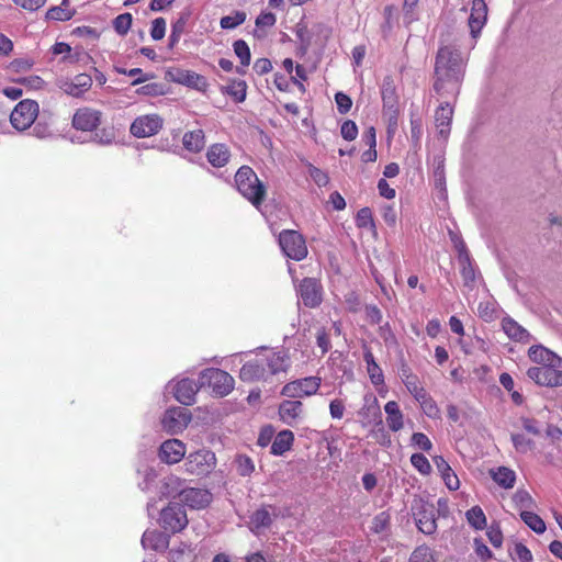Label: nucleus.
<instances>
[{"mask_svg": "<svg viewBox=\"0 0 562 562\" xmlns=\"http://www.w3.org/2000/svg\"><path fill=\"white\" fill-rule=\"evenodd\" d=\"M465 61L456 45L439 48L435 63L434 90L440 97H457L464 76Z\"/></svg>", "mask_w": 562, "mask_h": 562, "instance_id": "1", "label": "nucleus"}, {"mask_svg": "<svg viewBox=\"0 0 562 562\" xmlns=\"http://www.w3.org/2000/svg\"><path fill=\"white\" fill-rule=\"evenodd\" d=\"M235 183L238 192L257 210H260L267 190L256 172L249 166H241L235 175Z\"/></svg>", "mask_w": 562, "mask_h": 562, "instance_id": "2", "label": "nucleus"}, {"mask_svg": "<svg viewBox=\"0 0 562 562\" xmlns=\"http://www.w3.org/2000/svg\"><path fill=\"white\" fill-rule=\"evenodd\" d=\"M200 386L207 385L212 392L220 396H226L234 390V378L226 371L209 368L201 372L199 378Z\"/></svg>", "mask_w": 562, "mask_h": 562, "instance_id": "3", "label": "nucleus"}, {"mask_svg": "<svg viewBox=\"0 0 562 562\" xmlns=\"http://www.w3.org/2000/svg\"><path fill=\"white\" fill-rule=\"evenodd\" d=\"M279 245L283 254L295 261L307 256V247L302 234L293 229H284L279 234Z\"/></svg>", "mask_w": 562, "mask_h": 562, "instance_id": "4", "label": "nucleus"}, {"mask_svg": "<svg viewBox=\"0 0 562 562\" xmlns=\"http://www.w3.org/2000/svg\"><path fill=\"white\" fill-rule=\"evenodd\" d=\"M412 512L419 531L425 535H432L436 532L437 519L434 504L422 498L415 499L412 505Z\"/></svg>", "mask_w": 562, "mask_h": 562, "instance_id": "5", "label": "nucleus"}, {"mask_svg": "<svg viewBox=\"0 0 562 562\" xmlns=\"http://www.w3.org/2000/svg\"><path fill=\"white\" fill-rule=\"evenodd\" d=\"M38 114L37 102L25 99L20 101L10 114V122L18 131L31 127Z\"/></svg>", "mask_w": 562, "mask_h": 562, "instance_id": "6", "label": "nucleus"}, {"mask_svg": "<svg viewBox=\"0 0 562 562\" xmlns=\"http://www.w3.org/2000/svg\"><path fill=\"white\" fill-rule=\"evenodd\" d=\"M159 521L165 531L180 532L188 525L187 512L182 505L171 503L161 509Z\"/></svg>", "mask_w": 562, "mask_h": 562, "instance_id": "7", "label": "nucleus"}, {"mask_svg": "<svg viewBox=\"0 0 562 562\" xmlns=\"http://www.w3.org/2000/svg\"><path fill=\"white\" fill-rule=\"evenodd\" d=\"M215 454L210 450H199L190 453L184 462L188 473L196 476L209 474L215 467Z\"/></svg>", "mask_w": 562, "mask_h": 562, "instance_id": "8", "label": "nucleus"}, {"mask_svg": "<svg viewBox=\"0 0 562 562\" xmlns=\"http://www.w3.org/2000/svg\"><path fill=\"white\" fill-rule=\"evenodd\" d=\"M321 383L322 380L318 376H307L303 379H297L286 383L282 387L281 394L289 398H301L305 396H311L317 393Z\"/></svg>", "mask_w": 562, "mask_h": 562, "instance_id": "9", "label": "nucleus"}, {"mask_svg": "<svg viewBox=\"0 0 562 562\" xmlns=\"http://www.w3.org/2000/svg\"><path fill=\"white\" fill-rule=\"evenodd\" d=\"M296 293L306 307L315 308L323 302V285L315 278H304L296 286Z\"/></svg>", "mask_w": 562, "mask_h": 562, "instance_id": "10", "label": "nucleus"}, {"mask_svg": "<svg viewBox=\"0 0 562 562\" xmlns=\"http://www.w3.org/2000/svg\"><path fill=\"white\" fill-rule=\"evenodd\" d=\"M162 126L164 120L158 114H146L132 122L130 132L137 138H145L158 134Z\"/></svg>", "mask_w": 562, "mask_h": 562, "instance_id": "11", "label": "nucleus"}, {"mask_svg": "<svg viewBox=\"0 0 562 562\" xmlns=\"http://www.w3.org/2000/svg\"><path fill=\"white\" fill-rule=\"evenodd\" d=\"M559 366L560 364L531 367L527 370V375L539 385H562V370L558 369Z\"/></svg>", "mask_w": 562, "mask_h": 562, "instance_id": "12", "label": "nucleus"}, {"mask_svg": "<svg viewBox=\"0 0 562 562\" xmlns=\"http://www.w3.org/2000/svg\"><path fill=\"white\" fill-rule=\"evenodd\" d=\"M191 422V414L183 407L167 409L161 418L162 428L169 434L181 432Z\"/></svg>", "mask_w": 562, "mask_h": 562, "instance_id": "13", "label": "nucleus"}, {"mask_svg": "<svg viewBox=\"0 0 562 562\" xmlns=\"http://www.w3.org/2000/svg\"><path fill=\"white\" fill-rule=\"evenodd\" d=\"M304 414V405L299 400H284L278 407L280 420L288 426H295Z\"/></svg>", "mask_w": 562, "mask_h": 562, "instance_id": "14", "label": "nucleus"}, {"mask_svg": "<svg viewBox=\"0 0 562 562\" xmlns=\"http://www.w3.org/2000/svg\"><path fill=\"white\" fill-rule=\"evenodd\" d=\"M101 112L90 109L82 108L76 111L72 117V126L76 130L92 132L101 122Z\"/></svg>", "mask_w": 562, "mask_h": 562, "instance_id": "15", "label": "nucleus"}, {"mask_svg": "<svg viewBox=\"0 0 562 562\" xmlns=\"http://www.w3.org/2000/svg\"><path fill=\"white\" fill-rule=\"evenodd\" d=\"M487 21V5L484 0H473L471 13L468 19L470 33L473 38H476Z\"/></svg>", "mask_w": 562, "mask_h": 562, "instance_id": "16", "label": "nucleus"}, {"mask_svg": "<svg viewBox=\"0 0 562 562\" xmlns=\"http://www.w3.org/2000/svg\"><path fill=\"white\" fill-rule=\"evenodd\" d=\"M186 456V446L178 439H169L159 448V459L167 464H175Z\"/></svg>", "mask_w": 562, "mask_h": 562, "instance_id": "17", "label": "nucleus"}, {"mask_svg": "<svg viewBox=\"0 0 562 562\" xmlns=\"http://www.w3.org/2000/svg\"><path fill=\"white\" fill-rule=\"evenodd\" d=\"M239 378L244 382L267 381L268 371L261 358L246 362L239 371Z\"/></svg>", "mask_w": 562, "mask_h": 562, "instance_id": "18", "label": "nucleus"}, {"mask_svg": "<svg viewBox=\"0 0 562 562\" xmlns=\"http://www.w3.org/2000/svg\"><path fill=\"white\" fill-rule=\"evenodd\" d=\"M200 383L191 379H182L173 387L176 400L183 405H192L195 402V395L200 389Z\"/></svg>", "mask_w": 562, "mask_h": 562, "instance_id": "19", "label": "nucleus"}, {"mask_svg": "<svg viewBox=\"0 0 562 562\" xmlns=\"http://www.w3.org/2000/svg\"><path fill=\"white\" fill-rule=\"evenodd\" d=\"M212 501V494L207 490L186 487L181 502L191 508H204Z\"/></svg>", "mask_w": 562, "mask_h": 562, "instance_id": "20", "label": "nucleus"}, {"mask_svg": "<svg viewBox=\"0 0 562 562\" xmlns=\"http://www.w3.org/2000/svg\"><path fill=\"white\" fill-rule=\"evenodd\" d=\"M268 371V378L281 372H286L290 368V357L283 351H272L261 358Z\"/></svg>", "mask_w": 562, "mask_h": 562, "instance_id": "21", "label": "nucleus"}, {"mask_svg": "<svg viewBox=\"0 0 562 562\" xmlns=\"http://www.w3.org/2000/svg\"><path fill=\"white\" fill-rule=\"evenodd\" d=\"M186 488V481L177 475L170 474L165 476L158 486V493L160 497H177L181 498Z\"/></svg>", "mask_w": 562, "mask_h": 562, "instance_id": "22", "label": "nucleus"}, {"mask_svg": "<svg viewBox=\"0 0 562 562\" xmlns=\"http://www.w3.org/2000/svg\"><path fill=\"white\" fill-rule=\"evenodd\" d=\"M272 514L276 516V507L263 505L255 510L249 517L250 529L258 532L261 529L269 528L272 525Z\"/></svg>", "mask_w": 562, "mask_h": 562, "instance_id": "23", "label": "nucleus"}, {"mask_svg": "<svg viewBox=\"0 0 562 562\" xmlns=\"http://www.w3.org/2000/svg\"><path fill=\"white\" fill-rule=\"evenodd\" d=\"M381 94L383 101V111H385L387 114H392V116L395 117L397 113L398 99L394 81L391 77L384 78Z\"/></svg>", "mask_w": 562, "mask_h": 562, "instance_id": "24", "label": "nucleus"}, {"mask_svg": "<svg viewBox=\"0 0 562 562\" xmlns=\"http://www.w3.org/2000/svg\"><path fill=\"white\" fill-rule=\"evenodd\" d=\"M434 463L440 473V476L443 480L446 486L450 491H457L460 487V481L446 459L442 456H436L434 457Z\"/></svg>", "mask_w": 562, "mask_h": 562, "instance_id": "25", "label": "nucleus"}, {"mask_svg": "<svg viewBox=\"0 0 562 562\" xmlns=\"http://www.w3.org/2000/svg\"><path fill=\"white\" fill-rule=\"evenodd\" d=\"M169 537L158 530H146L142 537V546L144 549L161 551L168 548Z\"/></svg>", "mask_w": 562, "mask_h": 562, "instance_id": "26", "label": "nucleus"}, {"mask_svg": "<svg viewBox=\"0 0 562 562\" xmlns=\"http://www.w3.org/2000/svg\"><path fill=\"white\" fill-rule=\"evenodd\" d=\"M453 109L449 102L441 104L435 114L436 126L439 130V135L446 137L450 132V124L452 121Z\"/></svg>", "mask_w": 562, "mask_h": 562, "instance_id": "27", "label": "nucleus"}, {"mask_svg": "<svg viewBox=\"0 0 562 562\" xmlns=\"http://www.w3.org/2000/svg\"><path fill=\"white\" fill-rule=\"evenodd\" d=\"M529 358L541 366L560 364L562 359L543 346H533L529 349Z\"/></svg>", "mask_w": 562, "mask_h": 562, "instance_id": "28", "label": "nucleus"}, {"mask_svg": "<svg viewBox=\"0 0 562 562\" xmlns=\"http://www.w3.org/2000/svg\"><path fill=\"white\" fill-rule=\"evenodd\" d=\"M231 157V153L224 144H213L206 153L207 161L215 168L224 167Z\"/></svg>", "mask_w": 562, "mask_h": 562, "instance_id": "29", "label": "nucleus"}, {"mask_svg": "<svg viewBox=\"0 0 562 562\" xmlns=\"http://www.w3.org/2000/svg\"><path fill=\"white\" fill-rule=\"evenodd\" d=\"M294 441V434L289 430L284 429L277 434L274 437V440L271 445V453L273 456H282L284 452L289 451L293 445Z\"/></svg>", "mask_w": 562, "mask_h": 562, "instance_id": "30", "label": "nucleus"}, {"mask_svg": "<svg viewBox=\"0 0 562 562\" xmlns=\"http://www.w3.org/2000/svg\"><path fill=\"white\" fill-rule=\"evenodd\" d=\"M386 423L392 431H398L403 428V414L395 401H390L384 405Z\"/></svg>", "mask_w": 562, "mask_h": 562, "instance_id": "31", "label": "nucleus"}, {"mask_svg": "<svg viewBox=\"0 0 562 562\" xmlns=\"http://www.w3.org/2000/svg\"><path fill=\"white\" fill-rule=\"evenodd\" d=\"M502 328L508 338L513 340L527 341L529 338V333L510 317L503 318Z\"/></svg>", "mask_w": 562, "mask_h": 562, "instance_id": "32", "label": "nucleus"}, {"mask_svg": "<svg viewBox=\"0 0 562 562\" xmlns=\"http://www.w3.org/2000/svg\"><path fill=\"white\" fill-rule=\"evenodd\" d=\"M182 144L186 149H188L192 153L201 151L205 144L204 132L200 128L187 132L183 135Z\"/></svg>", "mask_w": 562, "mask_h": 562, "instance_id": "33", "label": "nucleus"}, {"mask_svg": "<svg viewBox=\"0 0 562 562\" xmlns=\"http://www.w3.org/2000/svg\"><path fill=\"white\" fill-rule=\"evenodd\" d=\"M247 83L244 80H232L223 92L229 95L235 102L240 103L246 99Z\"/></svg>", "mask_w": 562, "mask_h": 562, "instance_id": "34", "label": "nucleus"}, {"mask_svg": "<svg viewBox=\"0 0 562 562\" xmlns=\"http://www.w3.org/2000/svg\"><path fill=\"white\" fill-rule=\"evenodd\" d=\"M75 14V10L69 9V0H63L60 5L52 7L46 12V18L54 21H68Z\"/></svg>", "mask_w": 562, "mask_h": 562, "instance_id": "35", "label": "nucleus"}, {"mask_svg": "<svg viewBox=\"0 0 562 562\" xmlns=\"http://www.w3.org/2000/svg\"><path fill=\"white\" fill-rule=\"evenodd\" d=\"M493 480L504 488H512L516 481V474L513 470L506 467H499L492 473Z\"/></svg>", "mask_w": 562, "mask_h": 562, "instance_id": "36", "label": "nucleus"}, {"mask_svg": "<svg viewBox=\"0 0 562 562\" xmlns=\"http://www.w3.org/2000/svg\"><path fill=\"white\" fill-rule=\"evenodd\" d=\"M520 518L536 533L540 535L546 531V524L539 515L529 510H521Z\"/></svg>", "mask_w": 562, "mask_h": 562, "instance_id": "37", "label": "nucleus"}, {"mask_svg": "<svg viewBox=\"0 0 562 562\" xmlns=\"http://www.w3.org/2000/svg\"><path fill=\"white\" fill-rule=\"evenodd\" d=\"M470 526L476 530H483L486 527V517L480 506H473L465 513Z\"/></svg>", "mask_w": 562, "mask_h": 562, "instance_id": "38", "label": "nucleus"}, {"mask_svg": "<svg viewBox=\"0 0 562 562\" xmlns=\"http://www.w3.org/2000/svg\"><path fill=\"white\" fill-rule=\"evenodd\" d=\"M459 252H460L459 258H460V261L462 262V270H461L462 278H463L465 284H470V283L474 282V280H475V272L470 262L469 254L464 249L463 244L461 245V249L459 250Z\"/></svg>", "mask_w": 562, "mask_h": 562, "instance_id": "39", "label": "nucleus"}, {"mask_svg": "<svg viewBox=\"0 0 562 562\" xmlns=\"http://www.w3.org/2000/svg\"><path fill=\"white\" fill-rule=\"evenodd\" d=\"M277 22V18L272 12H261L256 19V30L254 31V35L258 38H261L266 35V32L262 31L265 27H272Z\"/></svg>", "mask_w": 562, "mask_h": 562, "instance_id": "40", "label": "nucleus"}, {"mask_svg": "<svg viewBox=\"0 0 562 562\" xmlns=\"http://www.w3.org/2000/svg\"><path fill=\"white\" fill-rule=\"evenodd\" d=\"M234 53L239 58L244 67H248L251 59V54L248 44L244 40H237L233 44Z\"/></svg>", "mask_w": 562, "mask_h": 562, "instance_id": "41", "label": "nucleus"}, {"mask_svg": "<svg viewBox=\"0 0 562 562\" xmlns=\"http://www.w3.org/2000/svg\"><path fill=\"white\" fill-rule=\"evenodd\" d=\"M137 473L142 476L138 481V487L143 492H149L157 477V473L153 468L146 467L144 470H137Z\"/></svg>", "mask_w": 562, "mask_h": 562, "instance_id": "42", "label": "nucleus"}, {"mask_svg": "<svg viewBox=\"0 0 562 562\" xmlns=\"http://www.w3.org/2000/svg\"><path fill=\"white\" fill-rule=\"evenodd\" d=\"M246 13L244 11H235L233 15H225L221 18L220 25L224 30H233L246 21Z\"/></svg>", "mask_w": 562, "mask_h": 562, "instance_id": "43", "label": "nucleus"}, {"mask_svg": "<svg viewBox=\"0 0 562 562\" xmlns=\"http://www.w3.org/2000/svg\"><path fill=\"white\" fill-rule=\"evenodd\" d=\"M56 86L66 94L74 98H80L83 93L77 88L74 80L67 77H61L56 80Z\"/></svg>", "mask_w": 562, "mask_h": 562, "instance_id": "44", "label": "nucleus"}, {"mask_svg": "<svg viewBox=\"0 0 562 562\" xmlns=\"http://www.w3.org/2000/svg\"><path fill=\"white\" fill-rule=\"evenodd\" d=\"M133 16L131 13H122L113 21V27L119 35H126L131 29Z\"/></svg>", "mask_w": 562, "mask_h": 562, "instance_id": "45", "label": "nucleus"}, {"mask_svg": "<svg viewBox=\"0 0 562 562\" xmlns=\"http://www.w3.org/2000/svg\"><path fill=\"white\" fill-rule=\"evenodd\" d=\"M408 562H435V559L431 549L424 544L412 552Z\"/></svg>", "mask_w": 562, "mask_h": 562, "instance_id": "46", "label": "nucleus"}, {"mask_svg": "<svg viewBox=\"0 0 562 562\" xmlns=\"http://www.w3.org/2000/svg\"><path fill=\"white\" fill-rule=\"evenodd\" d=\"M513 502L517 508L524 510L532 508L535 505L531 495L525 490L516 491V493L513 496Z\"/></svg>", "mask_w": 562, "mask_h": 562, "instance_id": "47", "label": "nucleus"}, {"mask_svg": "<svg viewBox=\"0 0 562 562\" xmlns=\"http://www.w3.org/2000/svg\"><path fill=\"white\" fill-rule=\"evenodd\" d=\"M411 463L420 474L427 475L431 472V465L423 453H413Z\"/></svg>", "mask_w": 562, "mask_h": 562, "instance_id": "48", "label": "nucleus"}, {"mask_svg": "<svg viewBox=\"0 0 562 562\" xmlns=\"http://www.w3.org/2000/svg\"><path fill=\"white\" fill-rule=\"evenodd\" d=\"M420 404L423 412L430 418L439 417V408L432 397L427 393L424 398L417 401Z\"/></svg>", "mask_w": 562, "mask_h": 562, "instance_id": "49", "label": "nucleus"}, {"mask_svg": "<svg viewBox=\"0 0 562 562\" xmlns=\"http://www.w3.org/2000/svg\"><path fill=\"white\" fill-rule=\"evenodd\" d=\"M411 380L404 383L407 391L414 396L416 401H420V398L425 397L427 391L420 385L419 379L417 375L411 376Z\"/></svg>", "mask_w": 562, "mask_h": 562, "instance_id": "50", "label": "nucleus"}, {"mask_svg": "<svg viewBox=\"0 0 562 562\" xmlns=\"http://www.w3.org/2000/svg\"><path fill=\"white\" fill-rule=\"evenodd\" d=\"M237 472L241 476H248L255 471V464L251 458L241 454L236 459Z\"/></svg>", "mask_w": 562, "mask_h": 562, "instance_id": "51", "label": "nucleus"}, {"mask_svg": "<svg viewBox=\"0 0 562 562\" xmlns=\"http://www.w3.org/2000/svg\"><path fill=\"white\" fill-rule=\"evenodd\" d=\"M389 526L390 515L385 512H381L376 516H374L370 528L374 533H381L385 531L389 528Z\"/></svg>", "mask_w": 562, "mask_h": 562, "instance_id": "52", "label": "nucleus"}, {"mask_svg": "<svg viewBox=\"0 0 562 562\" xmlns=\"http://www.w3.org/2000/svg\"><path fill=\"white\" fill-rule=\"evenodd\" d=\"M114 139H115V132H114V128H112V127L102 128V130L95 132L93 135V140L97 144H100L103 146L111 145L114 142Z\"/></svg>", "mask_w": 562, "mask_h": 562, "instance_id": "53", "label": "nucleus"}, {"mask_svg": "<svg viewBox=\"0 0 562 562\" xmlns=\"http://www.w3.org/2000/svg\"><path fill=\"white\" fill-rule=\"evenodd\" d=\"M512 441L515 449L520 453H526L532 448L533 445L532 440L526 438L521 434H513Z\"/></svg>", "mask_w": 562, "mask_h": 562, "instance_id": "54", "label": "nucleus"}, {"mask_svg": "<svg viewBox=\"0 0 562 562\" xmlns=\"http://www.w3.org/2000/svg\"><path fill=\"white\" fill-rule=\"evenodd\" d=\"M356 222L358 227L374 226L372 212L369 207H362L358 211Z\"/></svg>", "mask_w": 562, "mask_h": 562, "instance_id": "55", "label": "nucleus"}, {"mask_svg": "<svg viewBox=\"0 0 562 562\" xmlns=\"http://www.w3.org/2000/svg\"><path fill=\"white\" fill-rule=\"evenodd\" d=\"M381 215L383 221L386 223L390 227H395L397 222V213L393 205L391 204H384L381 207Z\"/></svg>", "mask_w": 562, "mask_h": 562, "instance_id": "56", "label": "nucleus"}, {"mask_svg": "<svg viewBox=\"0 0 562 562\" xmlns=\"http://www.w3.org/2000/svg\"><path fill=\"white\" fill-rule=\"evenodd\" d=\"M166 33V21L164 18H157L153 21L150 36L154 41L164 38Z\"/></svg>", "mask_w": 562, "mask_h": 562, "instance_id": "57", "label": "nucleus"}, {"mask_svg": "<svg viewBox=\"0 0 562 562\" xmlns=\"http://www.w3.org/2000/svg\"><path fill=\"white\" fill-rule=\"evenodd\" d=\"M340 133L346 140L350 142L356 139L358 135L357 124L351 120L345 121L341 125Z\"/></svg>", "mask_w": 562, "mask_h": 562, "instance_id": "58", "label": "nucleus"}, {"mask_svg": "<svg viewBox=\"0 0 562 562\" xmlns=\"http://www.w3.org/2000/svg\"><path fill=\"white\" fill-rule=\"evenodd\" d=\"M367 371L373 385L379 386L384 384V374L378 363L368 366Z\"/></svg>", "mask_w": 562, "mask_h": 562, "instance_id": "59", "label": "nucleus"}, {"mask_svg": "<svg viewBox=\"0 0 562 562\" xmlns=\"http://www.w3.org/2000/svg\"><path fill=\"white\" fill-rule=\"evenodd\" d=\"M308 175L318 187H325L329 182L327 173L317 167L310 166Z\"/></svg>", "mask_w": 562, "mask_h": 562, "instance_id": "60", "label": "nucleus"}, {"mask_svg": "<svg viewBox=\"0 0 562 562\" xmlns=\"http://www.w3.org/2000/svg\"><path fill=\"white\" fill-rule=\"evenodd\" d=\"M335 101L337 104V110L341 114H346L352 105V101L349 95L344 92H337L335 95Z\"/></svg>", "mask_w": 562, "mask_h": 562, "instance_id": "61", "label": "nucleus"}, {"mask_svg": "<svg viewBox=\"0 0 562 562\" xmlns=\"http://www.w3.org/2000/svg\"><path fill=\"white\" fill-rule=\"evenodd\" d=\"M412 442L423 451H430L432 443L430 439L423 432H414L412 436Z\"/></svg>", "mask_w": 562, "mask_h": 562, "instance_id": "62", "label": "nucleus"}, {"mask_svg": "<svg viewBox=\"0 0 562 562\" xmlns=\"http://www.w3.org/2000/svg\"><path fill=\"white\" fill-rule=\"evenodd\" d=\"M486 536L490 540V542L495 547V548H499L503 543V533H502V530L499 528V526L496 524V525H491L487 529V532H486Z\"/></svg>", "mask_w": 562, "mask_h": 562, "instance_id": "63", "label": "nucleus"}, {"mask_svg": "<svg viewBox=\"0 0 562 562\" xmlns=\"http://www.w3.org/2000/svg\"><path fill=\"white\" fill-rule=\"evenodd\" d=\"M316 344L322 349V355H325L331 348L330 339L325 328H319L316 334Z\"/></svg>", "mask_w": 562, "mask_h": 562, "instance_id": "64", "label": "nucleus"}]
</instances>
